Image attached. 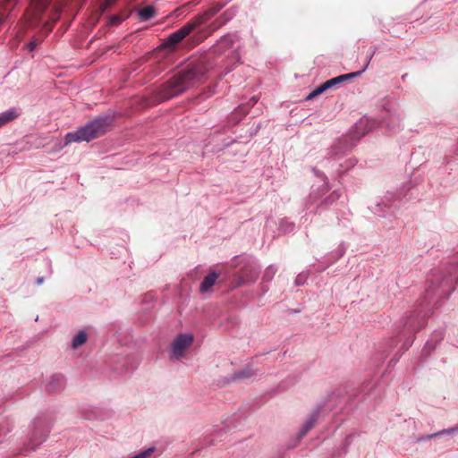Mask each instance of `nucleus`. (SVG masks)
<instances>
[{
	"instance_id": "obj_1",
	"label": "nucleus",
	"mask_w": 458,
	"mask_h": 458,
	"mask_svg": "<svg viewBox=\"0 0 458 458\" xmlns=\"http://www.w3.org/2000/svg\"><path fill=\"white\" fill-rule=\"evenodd\" d=\"M205 80L206 69L201 64L182 70L160 86L158 98L160 101H165L176 97Z\"/></svg>"
},
{
	"instance_id": "obj_2",
	"label": "nucleus",
	"mask_w": 458,
	"mask_h": 458,
	"mask_svg": "<svg viewBox=\"0 0 458 458\" xmlns=\"http://www.w3.org/2000/svg\"><path fill=\"white\" fill-rule=\"evenodd\" d=\"M313 173L319 180L318 184L311 186L310 193L309 194L305 201V208L310 213L318 214L320 210L333 205L341 197V193L338 191H334L323 200L318 203V199L329 190L327 178L324 174L318 172L316 168H312Z\"/></svg>"
},
{
	"instance_id": "obj_3",
	"label": "nucleus",
	"mask_w": 458,
	"mask_h": 458,
	"mask_svg": "<svg viewBox=\"0 0 458 458\" xmlns=\"http://www.w3.org/2000/svg\"><path fill=\"white\" fill-rule=\"evenodd\" d=\"M110 125V119L107 116H98L85 125L79 127L76 131L68 132L64 136V145L72 142H89L103 134Z\"/></svg>"
},
{
	"instance_id": "obj_4",
	"label": "nucleus",
	"mask_w": 458,
	"mask_h": 458,
	"mask_svg": "<svg viewBox=\"0 0 458 458\" xmlns=\"http://www.w3.org/2000/svg\"><path fill=\"white\" fill-rule=\"evenodd\" d=\"M232 267L239 268V276L236 282L237 286L253 284L259 277V266L257 259L252 256H236Z\"/></svg>"
},
{
	"instance_id": "obj_5",
	"label": "nucleus",
	"mask_w": 458,
	"mask_h": 458,
	"mask_svg": "<svg viewBox=\"0 0 458 458\" xmlns=\"http://www.w3.org/2000/svg\"><path fill=\"white\" fill-rule=\"evenodd\" d=\"M206 15H199L194 20L190 21L179 30L171 33L165 43L167 47H174L188 36L197 26L204 22Z\"/></svg>"
},
{
	"instance_id": "obj_6",
	"label": "nucleus",
	"mask_w": 458,
	"mask_h": 458,
	"mask_svg": "<svg viewBox=\"0 0 458 458\" xmlns=\"http://www.w3.org/2000/svg\"><path fill=\"white\" fill-rule=\"evenodd\" d=\"M193 343V335L191 334H180L171 343L169 358L172 360H180L183 358L185 351Z\"/></svg>"
},
{
	"instance_id": "obj_7",
	"label": "nucleus",
	"mask_w": 458,
	"mask_h": 458,
	"mask_svg": "<svg viewBox=\"0 0 458 458\" xmlns=\"http://www.w3.org/2000/svg\"><path fill=\"white\" fill-rule=\"evenodd\" d=\"M49 433V428L42 418H37L32 422L31 436L30 437V450H35L37 446L46 441Z\"/></svg>"
},
{
	"instance_id": "obj_8",
	"label": "nucleus",
	"mask_w": 458,
	"mask_h": 458,
	"mask_svg": "<svg viewBox=\"0 0 458 458\" xmlns=\"http://www.w3.org/2000/svg\"><path fill=\"white\" fill-rule=\"evenodd\" d=\"M398 334L404 331L416 333L424 327V318L417 312H411L400 321Z\"/></svg>"
},
{
	"instance_id": "obj_9",
	"label": "nucleus",
	"mask_w": 458,
	"mask_h": 458,
	"mask_svg": "<svg viewBox=\"0 0 458 458\" xmlns=\"http://www.w3.org/2000/svg\"><path fill=\"white\" fill-rule=\"evenodd\" d=\"M80 414L88 420H105L109 416V412L100 407L90 404H82L79 408Z\"/></svg>"
},
{
	"instance_id": "obj_10",
	"label": "nucleus",
	"mask_w": 458,
	"mask_h": 458,
	"mask_svg": "<svg viewBox=\"0 0 458 458\" xmlns=\"http://www.w3.org/2000/svg\"><path fill=\"white\" fill-rule=\"evenodd\" d=\"M396 199L397 195L394 192H387L379 202L371 205L369 209L375 215L384 216L386 214V209L391 208Z\"/></svg>"
},
{
	"instance_id": "obj_11",
	"label": "nucleus",
	"mask_w": 458,
	"mask_h": 458,
	"mask_svg": "<svg viewBox=\"0 0 458 458\" xmlns=\"http://www.w3.org/2000/svg\"><path fill=\"white\" fill-rule=\"evenodd\" d=\"M374 53L375 51H372L367 57V63L366 64L364 65V67L360 70V71H358V72H350V73H345V74H342V75H339L337 77H335V78H332L328 81H327V86H328L329 89L335 87V86H338L339 84L343 83V82H345L352 78H356L358 76H360L361 73H363L368 66H369V64L370 62V60L372 59L373 55H374Z\"/></svg>"
},
{
	"instance_id": "obj_12",
	"label": "nucleus",
	"mask_w": 458,
	"mask_h": 458,
	"mask_svg": "<svg viewBox=\"0 0 458 458\" xmlns=\"http://www.w3.org/2000/svg\"><path fill=\"white\" fill-rule=\"evenodd\" d=\"M376 124V120L364 116L355 123L353 127L354 133L357 134V136L360 138L363 137L368 132L372 131Z\"/></svg>"
},
{
	"instance_id": "obj_13",
	"label": "nucleus",
	"mask_w": 458,
	"mask_h": 458,
	"mask_svg": "<svg viewBox=\"0 0 458 458\" xmlns=\"http://www.w3.org/2000/svg\"><path fill=\"white\" fill-rule=\"evenodd\" d=\"M240 37L237 33H229L222 37L216 43V51L225 52L233 48L239 42Z\"/></svg>"
},
{
	"instance_id": "obj_14",
	"label": "nucleus",
	"mask_w": 458,
	"mask_h": 458,
	"mask_svg": "<svg viewBox=\"0 0 458 458\" xmlns=\"http://www.w3.org/2000/svg\"><path fill=\"white\" fill-rule=\"evenodd\" d=\"M321 411V406L317 409L308 417V419L301 425L297 436L298 439L301 440L308 432L314 427L318 421V415Z\"/></svg>"
},
{
	"instance_id": "obj_15",
	"label": "nucleus",
	"mask_w": 458,
	"mask_h": 458,
	"mask_svg": "<svg viewBox=\"0 0 458 458\" xmlns=\"http://www.w3.org/2000/svg\"><path fill=\"white\" fill-rule=\"evenodd\" d=\"M65 386V378L61 374L51 376L46 383V390L49 393H55L63 390Z\"/></svg>"
},
{
	"instance_id": "obj_16",
	"label": "nucleus",
	"mask_w": 458,
	"mask_h": 458,
	"mask_svg": "<svg viewBox=\"0 0 458 458\" xmlns=\"http://www.w3.org/2000/svg\"><path fill=\"white\" fill-rule=\"evenodd\" d=\"M219 276V274L216 271H211L208 273L207 276L202 280L200 285H199V292L201 293H208L213 285L216 284L217 278Z\"/></svg>"
},
{
	"instance_id": "obj_17",
	"label": "nucleus",
	"mask_w": 458,
	"mask_h": 458,
	"mask_svg": "<svg viewBox=\"0 0 458 458\" xmlns=\"http://www.w3.org/2000/svg\"><path fill=\"white\" fill-rule=\"evenodd\" d=\"M386 127L391 131H400L402 128V118L399 114H390L385 122Z\"/></svg>"
},
{
	"instance_id": "obj_18",
	"label": "nucleus",
	"mask_w": 458,
	"mask_h": 458,
	"mask_svg": "<svg viewBox=\"0 0 458 458\" xmlns=\"http://www.w3.org/2000/svg\"><path fill=\"white\" fill-rule=\"evenodd\" d=\"M18 116L16 108H10L0 113V128Z\"/></svg>"
},
{
	"instance_id": "obj_19",
	"label": "nucleus",
	"mask_w": 458,
	"mask_h": 458,
	"mask_svg": "<svg viewBox=\"0 0 458 458\" xmlns=\"http://www.w3.org/2000/svg\"><path fill=\"white\" fill-rule=\"evenodd\" d=\"M257 373L252 370L250 368L247 367L240 371H236L231 375V380L235 381L241 378H247L256 376Z\"/></svg>"
},
{
	"instance_id": "obj_20",
	"label": "nucleus",
	"mask_w": 458,
	"mask_h": 458,
	"mask_svg": "<svg viewBox=\"0 0 458 458\" xmlns=\"http://www.w3.org/2000/svg\"><path fill=\"white\" fill-rule=\"evenodd\" d=\"M88 339V335L84 330L80 331L72 339V348L77 349L81 345L86 343Z\"/></svg>"
},
{
	"instance_id": "obj_21",
	"label": "nucleus",
	"mask_w": 458,
	"mask_h": 458,
	"mask_svg": "<svg viewBox=\"0 0 458 458\" xmlns=\"http://www.w3.org/2000/svg\"><path fill=\"white\" fill-rule=\"evenodd\" d=\"M155 8L151 5H148L139 10L138 14L141 21H148L155 15Z\"/></svg>"
},
{
	"instance_id": "obj_22",
	"label": "nucleus",
	"mask_w": 458,
	"mask_h": 458,
	"mask_svg": "<svg viewBox=\"0 0 458 458\" xmlns=\"http://www.w3.org/2000/svg\"><path fill=\"white\" fill-rule=\"evenodd\" d=\"M294 224L293 222H290L286 218H283L280 220L279 223V230L284 233H291L294 230Z\"/></svg>"
},
{
	"instance_id": "obj_23",
	"label": "nucleus",
	"mask_w": 458,
	"mask_h": 458,
	"mask_svg": "<svg viewBox=\"0 0 458 458\" xmlns=\"http://www.w3.org/2000/svg\"><path fill=\"white\" fill-rule=\"evenodd\" d=\"M276 271H277V268L275 265H269L265 269L262 279L266 282H270L274 278Z\"/></svg>"
},
{
	"instance_id": "obj_24",
	"label": "nucleus",
	"mask_w": 458,
	"mask_h": 458,
	"mask_svg": "<svg viewBox=\"0 0 458 458\" xmlns=\"http://www.w3.org/2000/svg\"><path fill=\"white\" fill-rule=\"evenodd\" d=\"M308 277H309L308 272L300 273L295 278V284L298 286L304 284L305 282L307 281Z\"/></svg>"
},
{
	"instance_id": "obj_25",
	"label": "nucleus",
	"mask_w": 458,
	"mask_h": 458,
	"mask_svg": "<svg viewBox=\"0 0 458 458\" xmlns=\"http://www.w3.org/2000/svg\"><path fill=\"white\" fill-rule=\"evenodd\" d=\"M437 434H438V436H441V435H444V434H449V435L458 434V425H456V426H454L453 428H446V429H443V430L437 431Z\"/></svg>"
},
{
	"instance_id": "obj_26",
	"label": "nucleus",
	"mask_w": 458,
	"mask_h": 458,
	"mask_svg": "<svg viewBox=\"0 0 458 458\" xmlns=\"http://www.w3.org/2000/svg\"><path fill=\"white\" fill-rule=\"evenodd\" d=\"M437 436H438L437 432L433 433V434L424 435V436L418 437L416 439V442L420 443V442L428 441V440H430Z\"/></svg>"
},
{
	"instance_id": "obj_27",
	"label": "nucleus",
	"mask_w": 458,
	"mask_h": 458,
	"mask_svg": "<svg viewBox=\"0 0 458 458\" xmlns=\"http://www.w3.org/2000/svg\"><path fill=\"white\" fill-rule=\"evenodd\" d=\"M327 89H329V88H328V86H327V82L325 81L324 83H322L321 85L317 87L314 90L316 91L317 95L318 96Z\"/></svg>"
},
{
	"instance_id": "obj_28",
	"label": "nucleus",
	"mask_w": 458,
	"mask_h": 458,
	"mask_svg": "<svg viewBox=\"0 0 458 458\" xmlns=\"http://www.w3.org/2000/svg\"><path fill=\"white\" fill-rule=\"evenodd\" d=\"M37 47V42L35 40H31L28 43L27 48L30 52L33 51Z\"/></svg>"
},
{
	"instance_id": "obj_29",
	"label": "nucleus",
	"mask_w": 458,
	"mask_h": 458,
	"mask_svg": "<svg viewBox=\"0 0 458 458\" xmlns=\"http://www.w3.org/2000/svg\"><path fill=\"white\" fill-rule=\"evenodd\" d=\"M412 342H413V337L411 338H408L405 342H404V348L407 350L411 344H412Z\"/></svg>"
},
{
	"instance_id": "obj_30",
	"label": "nucleus",
	"mask_w": 458,
	"mask_h": 458,
	"mask_svg": "<svg viewBox=\"0 0 458 458\" xmlns=\"http://www.w3.org/2000/svg\"><path fill=\"white\" fill-rule=\"evenodd\" d=\"M317 93L315 90H312L307 97H306V99L307 100H310L312 98H314L315 97H317Z\"/></svg>"
},
{
	"instance_id": "obj_31",
	"label": "nucleus",
	"mask_w": 458,
	"mask_h": 458,
	"mask_svg": "<svg viewBox=\"0 0 458 458\" xmlns=\"http://www.w3.org/2000/svg\"><path fill=\"white\" fill-rule=\"evenodd\" d=\"M43 282H44V277L39 276V277H38V278H37V284H38V285L42 284H43Z\"/></svg>"
},
{
	"instance_id": "obj_32",
	"label": "nucleus",
	"mask_w": 458,
	"mask_h": 458,
	"mask_svg": "<svg viewBox=\"0 0 458 458\" xmlns=\"http://www.w3.org/2000/svg\"><path fill=\"white\" fill-rule=\"evenodd\" d=\"M7 431H9V429H7V430L4 431V430H3V428H0V437H1L3 435H5Z\"/></svg>"
},
{
	"instance_id": "obj_33",
	"label": "nucleus",
	"mask_w": 458,
	"mask_h": 458,
	"mask_svg": "<svg viewBox=\"0 0 458 458\" xmlns=\"http://www.w3.org/2000/svg\"><path fill=\"white\" fill-rule=\"evenodd\" d=\"M108 4H112L114 2H115L116 0H106Z\"/></svg>"
},
{
	"instance_id": "obj_34",
	"label": "nucleus",
	"mask_w": 458,
	"mask_h": 458,
	"mask_svg": "<svg viewBox=\"0 0 458 458\" xmlns=\"http://www.w3.org/2000/svg\"><path fill=\"white\" fill-rule=\"evenodd\" d=\"M119 21V17L114 16V21Z\"/></svg>"
},
{
	"instance_id": "obj_35",
	"label": "nucleus",
	"mask_w": 458,
	"mask_h": 458,
	"mask_svg": "<svg viewBox=\"0 0 458 458\" xmlns=\"http://www.w3.org/2000/svg\"><path fill=\"white\" fill-rule=\"evenodd\" d=\"M119 21V17L114 16V21Z\"/></svg>"
},
{
	"instance_id": "obj_36",
	"label": "nucleus",
	"mask_w": 458,
	"mask_h": 458,
	"mask_svg": "<svg viewBox=\"0 0 458 458\" xmlns=\"http://www.w3.org/2000/svg\"><path fill=\"white\" fill-rule=\"evenodd\" d=\"M237 61H239V54H236Z\"/></svg>"
}]
</instances>
